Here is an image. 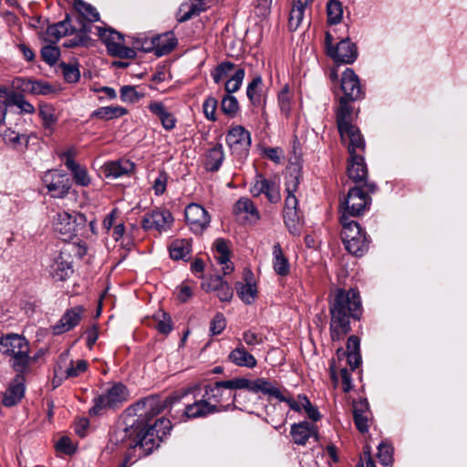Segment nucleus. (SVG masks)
<instances>
[{"label": "nucleus", "instance_id": "15", "mask_svg": "<svg viewBox=\"0 0 467 467\" xmlns=\"http://www.w3.org/2000/svg\"><path fill=\"white\" fill-rule=\"evenodd\" d=\"M173 223L171 213L166 209H157L143 216L141 226L144 230L167 231Z\"/></svg>", "mask_w": 467, "mask_h": 467}, {"label": "nucleus", "instance_id": "17", "mask_svg": "<svg viewBox=\"0 0 467 467\" xmlns=\"http://www.w3.org/2000/svg\"><path fill=\"white\" fill-rule=\"evenodd\" d=\"M226 143L236 153H246L251 145L250 132L243 126L233 127L226 135Z\"/></svg>", "mask_w": 467, "mask_h": 467}, {"label": "nucleus", "instance_id": "56", "mask_svg": "<svg viewBox=\"0 0 467 467\" xmlns=\"http://www.w3.org/2000/svg\"><path fill=\"white\" fill-rule=\"evenodd\" d=\"M278 105L281 112L288 117L291 111V97L289 94L288 86H285L278 93Z\"/></svg>", "mask_w": 467, "mask_h": 467}, {"label": "nucleus", "instance_id": "60", "mask_svg": "<svg viewBox=\"0 0 467 467\" xmlns=\"http://www.w3.org/2000/svg\"><path fill=\"white\" fill-rule=\"evenodd\" d=\"M226 327V320L222 313H217L210 323V333L212 336L220 335Z\"/></svg>", "mask_w": 467, "mask_h": 467}, {"label": "nucleus", "instance_id": "37", "mask_svg": "<svg viewBox=\"0 0 467 467\" xmlns=\"http://www.w3.org/2000/svg\"><path fill=\"white\" fill-rule=\"evenodd\" d=\"M224 160L222 144L218 143L211 148L206 154L205 169L209 171H217Z\"/></svg>", "mask_w": 467, "mask_h": 467}, {"label": "nucleus", "instance_id": "29", "mask_svg": "<svg viewBox=\"0 0 467 467\" xmlns=\"http://www.w3.org/2000/svg\"><path fill=\"white\" fill-rule=\"evenodd\" d=\"M290 434L295 443L305 445L309 438L316 436L317 431L314 424L308 421H302L291 426Z\"/></svg>", "mask_w": 467, "mask_h": 467}, {"label": "nucleus", "instance_id": "36", "mask_svg": "<svg viewBox=\"0 0 467 467\" xmlns=\"http://www.w3.org/2000/svg\"><path fill=\"white\" fill-rule=\"evenodd\" d=\"M273 267L275 272L281 276L287 275L290 272V265L279 243L275 244L273 246Z\"/></svg>", "mask_w": 467, "mask_h": 467}, {"label": "nucleus", "instance_id": "27", "mask_svg": "<svg viewBox=\"0 0 467 467\" xmlns=\"http://www.w3.org/2000/svg\"><path fill=\"white\" fill-rule=\"evenodd\" d=\"M351 100L346 99V97H340L339 105L336 110V120L338 131L351 129L353 107L350 105Z\"/></svg>", "mask_w": 467, "mask_h": 467}, {"label": "nucleus", "instance_id": "30", "mask_svg": "<svg viewBox=\"0 0 467 467\" xmlns=\"http://www.w3.org/2000/svg\"><path fill=\"white\" fill-rule=\"evenodd\" d=\"M244 279L245 284H236V292L244 303L250 305L254 301L257 296V289L251 272L245 274Z\"/></svg>", "mask_w": 467, "mask_h": 467}, {"label": "nucleus", "instance_id": "3", "mask_svg": "<svg viewBox=\"0 0 467 467\" xmlns=\"http://www.w3.org/2000/svg\"><path fill=\"white\" fill-rule=\"evenodd\" d=\"M0 352L9 358L11 367L18 374L29 371L32 358L29 355V343L25 337L15 333L1 336Z\"/></svg>", "mask_w": 467, "mask_h": 467}, {"label": "nucleus", "instance_id": "43", "mask_svg": "<svg viewBox=\"0 0 467 467\" xmlns=\"http://www.w3.org/2000/svg\"><path fill=\"white\" fill-rule=\"evenodd\" d=\"M74 5L79 15L88 22H96L99 20V14L91 5L84 2L83 0H76Z\"/></svg>", "mask_w": 467, "mask_h": 467}, {"label": "nucleus", "instance_id": "47", "mask_svg": "<svg viewBox=\"0 0 467 467\" xmlns=\"http://www.w3.org/2000/svg\"><path fill=\"white\" fill-rule=\"evenodd\" d=\"M39 116L42 119L45 129L52 130L53 126L57 121L55 109L49 105H41L39 108Z\"/></svg>", "mask_w": 467, "mask_h": 467}, {"label": "nucleus", "instance_id": "21", "mask_svg": "<svg viewBox=\"0 0 467 467\" xmlns=\"http://www.w3.org/2000/svg\"><path fill=\"white\" fill-rule=\"evenodd\" d=\"M255 393H263L267 395L269 398H275L280 402H285L291 410L296 403L295 399L285 396V394L288 393L286 389H280L271 381L264 378L257 379Z\"/></svg>", "mask_w": 467, "mask_h": 467}, {"label": "nucleus", "instance_id": "49", "mask_svg": "<svg viewBox=\"0 0 467 467\" xmlns=\"http://www.w3.org/2000/svg\"><path fill=\"white\" fill-rule=\"evenodd\" d=\"M154 319L156 321L155 327L160 333L167 335L172 330L171 319L170 316L163 311L156 313Z\"/></svg>", "mask_w": 467, "mask_h": 467}, {"label": "nucleus", "instance_id": "19", "mask_svg": "<svg viewBox=\"0 0 467 467\" xmlns=\"http://www.w3.org/2000/svg\"><path fill=\"white\" fill-rule=\"evenodd\" d=\"M14 83L16 87L23 92L33 95L48 96L57 92V88L54 85L42 79L18 78Z\"/></svg>", "mask_w": 467, "mask_h": 467}, {"label": "nucleus", "instance_id": "46", "mask_svg": "<svg viewBox=\"0 0 467 467\" xmlns=\"http://www.w3.org/2000/svg\"><path fill=\"white\" fill-rule=\"evenodd\" d=\"M155 36L148 37L142 35L135 38L132 49H137L145 53H152L155 55Z\"/></svg>", "mask_w": 467, "mask_h": 467}, {"label": "nucleus", "instance_id": "64", "mask_svg": "<svg viewBox=\"0 0 467 467\" xmlns=\"http://www.w3.org/2000/svg\"><path fill=\"white\" fill-rule=\"evenodd\" d=\"M192 288L185 283L182 284L176 289L177 299L182 303L187 302L192 297Z\"/></svg>", "mask_w": 467, "mask_h": 467}, {"label": "nucleus", "instance_id": "34", "mask_svg": "<svg viewBox=\"0 0 467 467\" xmlns=\"http://www.w3.org/2000/svg\"><path fill=\"white\" fill-rule=\"evenodd\" d=\"M128 109L121 106H106L93 110L90 119H98L104 121L121 118L128 114Z\"/></svg>", "mask_w": 467, "mask_h": 467}, {"label": "nucleus", "instance_id": "50", "mask_svg": "<svg viewBox=\"0 0 467 467\" xmlns=\"http://www.w3.org/2000/svg\"><path fill=\"white\" fill-rule=\"evenodd\" d=\"M301 172L298 169H294L293 171H289L288 174L285 176V192L286 193H296L298 186L301 182Z\"/></svg>", "mask_w": 467, "mask_h": 467}, {"label": "nucleus", "instance_id": "57", "mask_svg": "<svg viewBox=\"0 0 467 467\" xmlns=\"http://www.w3.org/2000/svg\"><path fill=\"white\" fill-rule=\"evenodd\" d=\"M143 97V94L139 93L135 87L126 85L120 88V99L123 102L135 103Z\"/></svg>", "mask_w": 467, "mask_h": 467}, {"label": "nucleus", "instance_id": "35", "mask_svg": "<svg viewBox=\"0 0 467 467\" xmlns=\"http://www.w3.org/2000/svg\"><path fill=\"white\" fill-rule=\"evenodd\" d=\"M368 410V403L367 400H360L359 401H354L353 404V420L357 429L361 432L365 433L368 431V417L365 412Z\"/></svg>", "mask_w": 467, "mask_h": 467}, {"label": "nucleus", "instance_id": "62", "mask_svg": "<svg viewBox=\"0 0 467 467\" xmlns=\"http://www.w3.org/2000/svg\"><path fill=\"white\" fill-rule=\"evenodd\" d=\"M217 108V100L213 97H208L203 104L202 110L207 119L214 121L216 119L215 111Z\"/></svg>", "mask_w": 467, "mask_h": 467}, {"label": "nucleus", "instance_id": "9", "mask_svg": "<svg viewBox=\"0 0 467 467\" xmlns=\"http://www.w3.org/2000/svg\"><path fill=\"white\" fill-rule=\"evenodd\" d=\"M133 410L136 412V415H137V418H130L126 420V423H125V426H119L111 434H110V437H109V442L110 444L116 446V447H119V448H122V449H127L129 451L127 452V454L125 455V459H124V462L119 465V467H128V462H133V461H136L137 459H140L141 457H145L143 453V451L142 449L140 448V445L138 446H131L129 444L128 441H119V442H115L113 441V437L114 435L116 434L117 431H120V430H125L127 428H129V426L132 425L134 422H137L139 420H140V416L143 413H145V410L143 409H140V410H138L137 408V403L135 404V406L133 407ZM151 452H150V454ZM149 455V453L146 454V456Z\"/></svg>", "mask_w": 467, "mask_h": 467}, {"label": "nucleus", "instance_id": "61", "mask_svg": "<svg viewBox=\"0 0 467 467\" xmlns=\"http://www.w3.org/2000/svg\"><path fill=\"white\" fill-rule=\"evenodd\" d=\"M88 368V363L84 359H79L74 365L73 361L70 362V367L65 370L66 379L75 378L79 376L81 373L86 371Z\"/></svg>", "mask_w": 467, "mask_h": 467}, {"label": "nucleus", "instance_id": "55", "mask_svg": "<svg viewBox=\"0 0 467 467\" xmlns=\"http://www.w3.org/2000/svg\"><path fill=\"white\" fill-rule=\"evenodd\" d=\"M221 109L225 115L234 117L239 109L236 98L232 95L224 96L222 99Z\"/></svg>", "mask_w": 467, "mask_h": 467}, {"label": "nucleus", "instance_id": "38", "mask_svg": "<svg viewBox=\"0 0 467 467\" xmlns=\"http://www.w3.org/2000/svg\"><path fill=\"white\" fill-rule=\"evenodd\" d=\"M170 255L174 260H186L192 251V244L189 239H176L169 248Z\"/></svg>", "mask_w": 467, "mask_h": 467}, {"label": "nucleus", "instance_id": "22", "mask_svg": "<svg viewBox=\"0 0 467 467\" xmlns=\"http://www.w3.org/2000/svg\"><path fill=\"white\" fill-rule=\"evenodd\" d=\"M134 168V163L130 160L119 159L105 163L104 174L108 179H118L130 174Z\"/></svg>", "mask_w": 467, "mask_h": 467}, {"label": "nucleus", "instance_id": "42", "mask_svg": "<svg viewBox=\"0 0 467 467\" xmlns=\"http://www.w3.org/2000/svg\"><path fill=\"white\" fill-rule=\"evenodd\" d=\"M327 23L337 25L343 18V5L338 0H329L327 4Z\"/></svg>", "mask_w": 467, "mask_h": 467}, {"label": "nucleus", "instance_id": "44", "mask_svg": "<svg viewBox=\"0 0 467 467\" xmlns=\"http://www.w3.org/2000/svg\"><path fill=\"white\" fill-rule=\"evenodd\" d=\"M250 399L246 391L234 392L233 391L232 402L224 405L223 408L230 409V410H239L245 411L248 409Z\"/></svg>", "mask_w": 467, "mask_h": 467}, {"label": "nucleus", "instance_id": "23", "mask_svg": "<svg viewBox=\"0 0 467 467\" xmlns=\"http://www.w3.org/2000/svg\"><path fill=\"white\" fill-rule=\"evenodd\" d=\"M74 31L70 24L69 16H67L63 21L49 26L42 34L46 42L50 44L57 43L62 36H65Z\"/></svg>", "mask_w": 467, "mask_h": 467}, {"label": "nucleus", "instance_id": "26", "mask_svg": "<svg viewBox=\"0 0 467 467\" xmlns=\"http://www.w3.org/2000/svg\"><path fill=\"white\" fill-rule=\"evenodd\" d=\"M22 374H18L5 392L3 404L5 407H12L17 404L25 395V385Z\"/></svg>", "mask_w": 467, "mask_h": 467}, {"label": "nucleus", "instance_id": "24", "mask_svg": "<svg viewBox=\"0 0 467 467\" xmlns=\"http://www.w3.org/2000/svg\"><path fill=\"white\" fill-rule=\"evenodd\" d=\"M343 142L348 140V150L349 156L358 155L357 150L363 151L365 149V140L358 127L351 126V129L338 131Z\"/></svg>", "mask_w": 467, "mask_h": 467}, {"label": "nucleus", "instance_id": "58", "mask_svg": "<svg viewBox=\"0 0 467 467\" xmlns=\"http://www.w3.org/2000/svg\"><path fill=\"white\" fill-rule=\"evenodd\" d=\"M299 400L310 420H312L313 421H317L318 420H320L321 415L317 408L311 404L310 400L306 396L299 395Z\"/></svg>", "mask_w": 467, "mask_h": 467}, {"label": "nucleus", "instance_id": "48", "mask_svg": "<svg viewBox=\"0 0 467 467\" xmlns=\"http://www.w3.org/2000/svg\"><path fill=\"white\" fill-rule=\"evenodd\" d=\"M59 67L62 70V74L65 81L67 83H77L80 78V71L78 66L67 64L61 61Z\"/></svg>", "mask_w": 467, "mask_h": 467}, {"label": "nucleus", "instance_id": "59", "mask_svg": "<svg viewBox=\"0 0 467 467\" xmlns=\"http://www.w3.org/2000/svg\"><path fill=\"white\" fill-rule=\"evenodd\" d=\"M169 175L165 171H160L152 183V189L156 195H161L165 192Z\"/></svg>", "mask_w": 467, "mask_h": 467}, {"label": "nucleus", "instance_id": "32", "mask_svg": "<svg viewBox=\"0 0 467 467\" xmlns=\"http://www.w3.org/2000/svg\"><path fill=\"white\" fill-rule=\"evenodd\" d=\"M228 358L236 366L249 368H254L257 363L255 358L244 348L242 343L230 352Z\"/></svg>", "mask_w": 467, "mask_h": 467}, {"label": "nucleus", "instance_id": "5", "mask_svg": "<svg viewBox=\"0 0 467 467\" xmlns=\"http://www.w3.org/2000/svg\"><path fill=\"white\" fill-rule=\"evenodd\" d=\"M88 219L85 214L67 212L57 213L53 219L54 230L64 241H70L85 229Z\"/></svg>", "mask_w": 467, "mask_h": 467}, {"label": "nucleus", "instance_id": "25", "mask_svg": "<svg viewBox=\"0 0 467 467\" xmlns=\"http://www.w3.org/2000/svg\"><path fill=\"white\" fill-rule=\"evenodd\" d=\"M234 213L237 216L244 215V219L250 224H255L260 220L259 211L247 197H242L235 202Z\"/></svg>", "mask_w": 467, "mask_h": 467}, {"label": "nucleus", "instance_id": "13", "mask_svg": "<svg viewBox=\"0 0 467 467\" xmlns=\"http://www.w3.org/2000/svg\"><path fill=\"white\" fill-rule=\"evenodd\" d=\"M184 215L187 225L196 234H202L209 226L211 221L208 212L197 203L187 205Z\"/></svg>", "mask_w": 467, "mask_h": 467}, {"label": "nucleus", "instance_id": "41", "mask_svg": "<svg viewBox=\"0 0 467 467\" xmlns=\"http://www.w3.org/2000/svg\"><path fill=\"white\" fill-rule=\"evenodd\" d=\"M209 288L217 291V296L221 301H229L233 296V291L221 276L212 278Z\"/></svg>", "mask_w": 467, "mask_h": 467}, {"label": "nucleus", "instance_id": "28", "mask_svg": "<svg viewBox=\"0 0 467 467\" xmlns=\"http://www.w3.org/2000/svg\"><path fill=\"white\" fill-rule=\"evenodd\" d=\"M348 175L354 182H362L368 176V170L361 155L349 156Z\"/></svg>", "mask_w": 467, "mask_h": 467}, {"label": "nucleus", "instance_id": "31", "mask_svg": "<svg viewBox=\"0 0 467 467\" xmlns=\"http://www.w3.org/2000/svg\"><path fill=\"white\" fill-rule=\"evenodd\" d=\"M148 108L152 114L156 115L160 119L161 126L166 130H171L175 128L177 120L175 117L166 109L162 102L151 101Z\"/></svg>", "mask_w": 467, "mask_h": 467}, {"label": "nucleus", "instance_id": "33", "mask_svg": "<svg viewBox=\"0 0 467 467\" xmlns=\"http://www.w3.org/2000/svg\"><path fill=\"white\" fill-rule=\"evenodd\" d=\"M177 44L178 40L172 32L155 36V56L163 57L169 55Z\"/></svg>", "mask_w": 467, "mask_h": 467}, {"label": "nucleus", "instance_id": "39", "mask_svg": "<svg viewBox=\"0 0 467 467\" xmlns=\"http://www.w3.org/2000/svg\"><path fill=\"white\" fill-rule=\"evenodd\" d=\"M284 221L290 234L293 235L300 234L303 222L298 210L284 212Z\"/></svg>", "mask_w": 467, "mask_h": 467}, {"label": "nucleus", "instance_id": "54", "mask_svg": "<svg viewBox=\"0 0 467 467\" xmlns=\"http://www.w3.org/2000/svg\"><path fill=\"white\" fill-rule=\"evenodd\" d=\"M244 78V70L242 68L237 69L234 75L225 83L224 88L225 91L227 92V95H231L232 93L236 92L240 88Z\"/></svg>", "mask_w": 467, "mask_h": 467}, {"label": "nucleus", "instance_id": "18", "mask_svg": "<svg viewBox=\"0 0 467 467\" xmlns=\"http://www.w3.org/2000/svg\"><path fill=\"white\" fill-rule=\"evenodd\" d=\"M75 150L69 149L61 155V159L65 161V165L71 172L76 184L87 187L90 184L91 179L88 173L86 167L80 165L74 160Z\"/></svg>", "mask_w": 467, "mask_h": 467}, {"label": "nucleus", "instance_id": "4", "mask_svg": "<svg viewBox=\"0 0 467 467\" xmlns=\"http://www.w3.org/2000/svg\"><path fill=\"white\" fill-rule=\"evenodd\" d=\"M341 238L346 249L356 256H362L368 249L369 241L359 223L346 215L340 216Z\"/></svg>", "mask_w": 467, "mask_h": 467}, {"label": "nucleus", "instance_id": "52", "mask_svg": "<svg viewBox=\"0 0 467 467\" xmlns=\"http://www.w3.org/2000/svg\"><path fill=\"white\" fill-rule=\"evenodd\" d=\"M377 457H378L379 462L384 466L392 464V462H393V448H392V446L389 444H387L385 442H381L378 446Z\"/></svg>", "mask_w": 467, "mask_h": 467}, {"label": "nucleus", "instance_id": "51", "mask_svg": "<svg viewBox=\"0 0 467 467\" xmlns=\"http://www.w3.org/2000/svg\"><path fill=\"white\" fill-rule=\"evenodd\" d=\"M2 136L4 141L14 148H17L23 143L26 144L28 141L26 135L19 134L11 129H6Z\"/></svg>", "mask_w": 467, "mask_h": 467}, {"label": "nucleus", "instance_id": "7", "mask_svg": "<svg viewBox=\"0 0 467 467\" xmlns=\"http://www.w3.org/2000/svg\"><path fill=\"white\" fill-rule=\"evenodd\" d=\"M370 204L371 198L363 188L353 187L349 189L347 197L340 203L341 215H346L349 219L350 217L360 216L369 209Z\"/></svg>", "mask_w": 467, "mask_h": 467}, {"label": "nucleus", "instance_id": "10", "mask_svg": "<svg viewBox=\"0 0 467 467\" xmlns=\"http://www.w3.org/2000/svg\"><path fill=\"white\" fill-rule=\"evenodd\" d=\"M42 180L53 198H64L72 185L67 175L57 170L47 171Z\"/></svg>", "mask_w": 467, "mask_h": 467}, {"label": "nucleus", "instance_id": "20", "mask_svg": "<svg viewBox=\"0 0 467 467\" xmlns=\"http://www.w3.org/2000/svg\"><path fill=\"white\" fill-rule=\"evenodd\" d=\"M84 312L85 308L82 306H77L67 309L58 322L53 326V334L61 335L73 329L80 322Z\"/></svg>", "mask_w": 467, "mask_h": 467}, {"label": "nucleus", "instance_id": "11", "mask_svg": "<svg viewBox=\"0 0 467 467\" xmlns=\"http://www.w3.org/2000/svg\"><path fill=\"white\" fill-rule=\"evenodd\" d=\"M250 192L254 197L265 194L267 200L272 203H276L281 200L280 188L276 180L266 178L260 173H256L254 176Z\"/></svg>", "mask_w": 467, "mask_h": 467}, {"label": "nucleus", "instance_id": "12", "mask_svg": "<svg viewBox=\"0 0 467 467\" xmlns=\"http://www.w3.org/2000/svg\"><path fill=\"white\" fill-rule=\"evenodd\" d=\"M334 36L330 32L326 33L325 48L329 58H357L358 49L349 38L340 40L334 45Z\"/></svg>", "mask_w": 467, "mask_h": 467}, {"label": "nucleus", "instance_id": "40", "mask_svg": "<svg viewBox=\"0 0 467 467\" xmlns=\"http://www.w3.org/2000/svg\"><path fill=\"white\" fill-rule=\"evenodd\" d=\"M306 9L302 0H294L288 20V26L291 31H295L299 27L303 21Z\"/></svg>", "mask_w": 467, "mask_h": 467}, {"label": "nucleus", "instance_id": "63", "mask_svg": "<svg viewBox=\"0 0 467 467\" xmlns=\"http://www.w3.org/2000/svg\"><path fill=\"white\" fill-rule=\"evenodd\" d=\"M234 65L230 61H224L217 66L215 72L213 74V78L215 83H220L223 78H224L231 70H233Z\"/></svg>", "mask_w": 467, "mask_h": 467}, {"label": "nucleus", "instance_id": "2", "mask_svg": "<svg viewBox=\"0 0 467 467\" xmlns=\"http://www.w3.org/2000/svg\"><path fill=\"white\" fill-rule=\"evenodd\" d=\"M330 335L333 341H339L350 330V319L361 315V300L358 290L338 288L329 304Z\"/></svg>", "mask_w": 467, "mask_h": 467}, {"label": "nucleus", "instance_id": "6", "mask_svg": "<svg viewBox=\"0 0 467 467\" xmlns=\"http://www.w3.org/2000/svg\"><path fill=\"white\" fill-rule=\"evenodd\" d=\"M128 389L120 382L114 383L101 395L94 399V405L89 409V415H100L104 410L115 409L128 400Z\"/></svg>", "mask_w": 467, "mask_h": 467}, {"label": "nucleus", "instance_id": "14", "mask_svg": "<svg viewBox=\"0 0 467 467\" xmlns=\"http://www.w3.org/2000/svg\"><path fill=\"white\" fill-rule=\"evenodd\" d=\"M340 86L346 99L356 101L365 98L359 78L351 68L348 67L342 73Z\"/></svg>", "mask_w": 467, "mask_h": 467}, {"label": "nucleus", "instance_id": "8", "mask_svg": "<svg viewBox=\"0 0 467 467\" xmlns=\"http://www.w3.org/2000/svg\"><path fill=\"white\" fill-rule=\"evenodd\" d=\"M98 35L106 45L109 55L119 58H133L135 52L122 45L123 36L111 28H98Z\"/></svg>", "mask_w": 467, "mask_h": 467}, {"label": "nucleus", "instance_id": "16", "mask_svg": "<svg viewBox=\"0 0 467 467\" xmlns=\"http://www.w3.org/2000/svg\"><path fill=\"white\" fill-rule=\"evenodd\" d=\"M48 268L49 275L55 281L67 280L73 273L70 254L65 252L55 254Z\"/></svg>", "mask_w": 467, "mask_h": 467}, {"label": "nucleus", "instance_id": "45", "mask_svg": "<svg viewBox=\"0 0 467 467\" xmlns=\"http://www.w3.org/2000/svg\"><path fill=\"white\" fill-rule=\"evenodd\" d=\"M8 105L16 106L23 113H33L35 107L25 99L24 96L15 92H8Z\"/></svg>", "mask_w": 467, "mask_h": 467}, {"label": "nucleus", "instance_id": "53", "mask_svg": "<svg viewBox=\"0 0 467 467\" xmlns=\"http://www.w3.org/2000/svg\"><path fill=\"white\" fill-rule=\"evenodd\" d=\"M262 83L261 77L254 78L248 85L246 95L254 105H258L261 102V94L259 92V86Z\"/></svg>", "mask_w": 467, "mask_h": 467}, {"label": "nucleus", "instance_id": "1", "mask_svg": "<svg viewBox=\"0 0 467 467\" xmlns=\"http://www.w3.org/2000/svg\"><path fill=\"white\" fill-rule=\"evenodd\" d=\"M256 384L257 379L250 380L245 378H234L205 385L201 397V387L199 384H195L180 389L163 400L153 397L146 398L137 403L138 410L143 409L145 413L141 414L140 420L129 428L117 431L113 441L115 442L128 441L131 446L140 445L143 451L142 454L146 455L157 449L172 429L171 420L164 417L152 422L153 418L166 409L171 408L189 395H192L194 401L185 405L182 418L196 419L227 411L230 409L223 407L232 402L233 391L245 389L255 393Z\"/></svg>", "mask_w": 467, "mask_h": 467}]
</instances>
